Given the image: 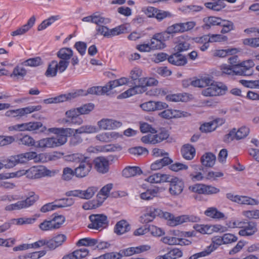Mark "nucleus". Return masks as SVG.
Listing matches in <instances>:
<instances>
[{
	"instance_id": "nucleus-32",
	"label": "nucleus",
	"mask_w": 259,
	"mask_h": 259,
	"mask_svg": "<svg viewBox=\"0 0 259 259\" xmlns=\"http://www.w3.org/2000/svg\"><path fill=\"white\" fill-rule=\"evenodd\" d=\"M158 115L162 118L167 119L181 116L179 111L171 109H165L159 113Z\"/></svg>"
},
{
	"instance_id": "nucleus-11",
	"label": "nucleus",
	"mask_w": 259,
	"mask_h": 259,
	"mask_svg": "<svg viewBox=\"0 0 259 259\" xmlns=\"http://www.w3.org/2000/svg\"><path fill=\"white\" fill-rule=\"evenodd\" d=\"M22 131H30L35 133H44L47 130L46 126L40 122H29L22 123Z\"/></svg>"
},
{
	"instance_id": "nucleus-44",
	"label": "nucleus",
	"mask_w": 259,
	"mask_h": 259,
	"mask_svg": "<svg viewBox=\"0 0 259 259\" xmlns=\"http://www.w3.org/2000/svg\"><path fill=\"white\" fill-rule=\"evenodd\" d=\"M167 259H176L182 256V251L178 248H174L165 254Z\"/></svg>"
},
{
	"instance_id": "nucleus-36",
	"label": "nucleus",
	"mask_w": 259,
	"mask_h": 259,
	"mask_svg": "<svg viewBox=\"0 0 259 259\" xmlns=\"http://www.w3.org/2000/svg\"><path fill=\"white\" fill-rule=\"evenodd\" d=\"M97 132L96 126L91 125H82L77 129L75 130L76 134H91L95 133Z\"/></svg>"
},
{
	"instance_id": "nucleus-5",
	"label": "nucleus",
	"mask_w": 259,
	"mask_h": 259,
	"mask_svg": "<svg viewBox=\"0 0 259 259\" xmlns=\"http://www.w3.org/2000/svg\"><path fill=\"white\" fill-rule=\"evenodd\" d=\"M146 78H141L135 82L134 86L118 95V99H124L136 94H142L147 90Z\"/></svg>"
},
{
	"instance_id": "nucleus-45",
	"label": "nucleus",
	"mask_w": 259,
	"mask_h": 259,
	"mask_svg": "<svg viewBox=\"0 0 259 259\" xmlns=\"http://www.w3.org/2000/svg\"><path fill=\"white\" fill-rule=\"evenodd\" d=\"M41 61V58L39 57H37L28 59L27 60L23 62L22 64L25 66L35 67L40 65Z\"/></svg>"
},
{
	"instance_id": "nucleus-14",
	"label": "nucleus",
	"mask_w": 259,
	"mask_h": 259,
	"mask_svg": "<svg viewBox=\"0 0 259 259\" xmlns=\"http://www.w3.org/2000/svg\"><path fill=\"white\" fill-rule=\"evenodd\" d=\"M150 249V246L147 245H140L137 247H128L120 250L121 257L128 256L134 254H139Z\"/></svg>"
},
{
	"instance_id": "nucleus-12",
	"label": "nucleus",
	"mask_w": 259,
	"mask_h": 259,
	"mask_svg": "<svg viewBox=\"0 0 259 259\" xmlns=\"http://www.w3.org/2000/svg\"><path fill=\"white\" fill-rule=\"evenodd\" d=\"M95 168L99 173L105 174L109 171V160L104 157H98L93 160Z\"/></svg>"
},
{
	"instance_id": "nucleus-42",
	"label": "nucleus",
	"mask_w": 259,
	"mask_h": 259,
	"mask_svg": "<svg viewBox=\"0 0 259 259\" xmlns=\"http://www.w3.org/2000/svg\"><path fill=\"white\" fill-rule=\"evenodd\" d=\"M24 154L27 162L31 160H34L35 162H38L41 161V154H37L36 152L33 151L26 152Z\"/></svg>"
},
{
	"instance_id": "nucleus-24",
	"label": "nucleus",
	"mask_w": 259,
	"mask_h": 259,
	"mask_svg": "<svg viewBox=\"0 0 259 259\" xmlns=\"http://www.w3.org/2000/svg\"><path fill=\"white\" fill-rule=\"evenodd\" d=\"M57 57L61 59L60 61H65L69 64V60L73 56L72 50L68 48H63L57 52Z\"/></svg>"
},
{
	"instance_id": "nucleus-35",
	"label": "nucleus",
	"mask_w": 259,
	"mask_h": 259,
	"mask_svg": "<svg viewBox=\"0 0 259 259\" xmlns=\"http://www.w3.org/2000/svg\"><path fill=\"white\" fill-rule=\"evenodd\" d=\"M208 87L202 91V95L205 96H215L218 93L216 90L215 82L211 79V83L209 84Z\"/></svg>"
},
{
	"instance_id": "nucleus-9",
	"label": "nucleus",
	"mask_w": 259,
	"mask_h": 259,
	"mask_svg": "<svg viewBox=\"0 0 259 259\" xmlns=\"http://www.w3.org/2000/svg\"><path fill=\"white\" fill-rule=\"evenodd\" d=\"M68 66V63L65 61H52L49 65L45 75L48 77H54L57 74V72L62 73Z\"/></svg>"
},
{
	"instance_id": "nucleus-34",
	"label": "nucleus",
	"mask_w": 259,
	"mask_h": 259,
	"mask_svg": "<svg viewBox=\"0 0 259 259\" xmlns=\"http://www.w3.org/2000/svg\"><path fill=\"white\" fill-rule=\"evenodd\" d=\"M158 136L156 134H148L141 138V141L145 144H156L161 142Z\"/></svg>"
},
{
	"instance_id": "nucleus-27",
	"label": "nucleus",
	"mask_w": 259,
	"mask_h": 259,
	"mask_svg": "<svg viewBox=\"0 0 259 259\" xmlns=\"http://www.w3.org/2000/svg\"><path fill=\"white\" fill-rule=\"evenodd\" d=\"M212 1L213 2L206 3L205 4V6L207 8L215 11H220L226 7V4L224 2L225 0Z\"/></svg>"
},
{
	"instance_id": "nucleus-49",
	"label": "nucleus",
	"mask_w": 259,
	"mask_h": 259,
	"mask_svg": "<svg viewBox=\"0 0 259 259\" xmlns=\"http://www.w3.org/2000/svg\"><path fill=\"white\" fill-rule=\"evenodd\" d=\"M128 151L131 154L135 155H141L144 154H147L148 153L147 149L142 147L131 148L128 149Z\"/></svg>"
},
{
	"instance_id": "nucleus-16",
	"label": "nucleus",
	"mask_w": 259,
	"mask_h": 259,
	"mask_svg": "<svg viewBox=\"0 0 259 259\" xmlns=\"http://www.w3.org/2000/svg\"><path fill=\"white\" fill-rule=\"evenodd\" d=\"M101 130H111L121 126V122L108 118H103L97 123Z\"/></svg>"
},
{
	"instance_id": "nucleus-60",
	"label": "nucleus",
	"mask_w": 259,
	"mask_h": 259,
	"mask_svg": "<svg viewBox=\"0 0 259 259\" xmlns=\"http://www.w3.org/2000/svg\"><path fill=\"white\" fill-rule=\"evenodd\" d=\"M216 90L218 93V96L225 95L228 90V88L226 84L221 82H215Z\"/></svg>"
},
{
	"instance_id": "nucleus-57",
	"label": "nucleus",
	"mask_w": 259,
	"mask_h": 259,
	"mask_svg": "<svg viewBox=\"0 0 259 259\" xmlns=\"http://www.w3.org/2000/svg\"><path fill=\"white\" fill-rule=\"evenodd\" d=\"M89 250L85 248H80L74 251L73 252L76 259H82L89 254Z\"/></svg>"
},
{
	"instance_id": "nucleus-53",
	"label": "nucleus",
	"mask_w": 259,
	"mask_h": 259,
	"mask_svg": "<svg viewBox=\"0 0 259 259\" xmlns=\"http://www.w3.org/2000/svg\"><path fill=\"white\" fill-rule=\"evenodd\" d=\"M161 240L165 244L170 245L178 244L180 242L178 238L172 236H165L162 237Z\"/></svg>"
},
{
	"instance_id": "nucleus-2",
	"label": "nucleus",
	"mask_w": 259,
	"mask_h": 259,
	"mask_svg": "<svg viewBox=\"0 0 259 259\" xmlns=\"http://www.w3.org/2000/svg\"><path fill=\"white\" fill-rule=\"evenodd\" d=\"M48 131L51 133L57 134V137L44 138L36 141L35 148H54L62 145L67 142V136L64 135L65 131V129L59 128H50L48 130Z\"/></svg>"
},
{
	"instance_id": "nucleus-48",
	"label": "nucleus",
	"mask_w": 259,
	"mask_h": 259,
	"mask_svg": "<svg viewBox=\"0 0 259 259\" xmlns=\"http://www.w3.org/2000/svg\"><path fill=\"white\" fill-rule=\"evenodd\" d=\"M208 39L209 42L225 41L227 40V37L221 34H208Z\"/></svg>"
},
{
	"instance_id": "nucleus-55",
	"label": "nucleus",
	"mask_w": 259,
	"mask_h": 259,
	"mask_svg": "<svg viewBox=\"0 0 259 259\" xmlns=\"http://www.w3.org/2000/svg\"><path fill=\"white\" fill-rule=\"evenodd\" d=\"M234 140H237L236 128H233L228 134H226L224 138V141L229 143Z\"/></svg>"
},
{
	"instance_id": "nucleus-13",
	"label": "nucleus",
	"mask_w": 259,
	"mask_h": 259,
	"mask_svg": "<svg viewBox=\"0 0 259 259\" xmlns=\"http://www.w3.org/2000/svg\"><path fill=\"white\" fill-rule=\"evenodd\" d=\"M184 183L177 177H175L169 184V192L173 196L180 195L183 191Z\"/></svg>"
},
{
	"instance_id": "nucleus-18",
	"label": "nucleus",
	"mask_w": 259,
	"mask_h": 259,
	"mask_svg": "<svg viewBox=\"0 0 259 259\" xmlns=\"http://www.w3.org/2000/svg\"><path fill=\"white\" fill-rule=\"evenodd\" d=\"M35 16H32L29 19L26 24L23 25L15 31H13L11 33V35L12 36H17L24 34L33 27L35 23Z\"/></svg>"
},
{
	"instance_id": "nucleus-51",
	"label": "nucleus",
	"mask_w": 259,
	"mask_h": 259,
	"mask_svg": "<svg viewBox=\"0 0 259 259\" xmlns=\"http://www.w3.org/2000/svg\"><path fill=\"white\" fill-rule=\"evenodd\" d=\"M74 176H75L74 169L73 170L72 168L68 167H65L63 169L62 177L63 180L65 181H69Z\"/></svg>"
},
{
	"instance_id": "nucleus-22",
	"label": "nucleus",
	"mask_w": 259,
	"mask_h": 259,
	"mask_svg": "<svg viewBox=\"0 0 259 259\" xmlns=\"http://www.w3.org/2000/svg\"><path fill=\"white\" fill-rule=\"evenodd\" d=\"M172 162L171 159L168 156H164L162 158L155 161L151 164V169L152 170L160 169L163 167L171 164Z\"/></svg>"
},
{
	"instance_id": "nucleus-50",
	"label": "nucleus",
	"mask_w": 259,
	"mask_h": 259,
	"mask_svg": "<svg viewBox=\"0 0 259 259\" xmlns=\"http://www.w3.org/2000/svg\"><path fill=\"white\" fill-rule=\"evenodd\" d=\"M240 82L247 88L259 89V79L255 80H240Z\"/></svg>"
},
{
	"instance_id": "nucleus-41",
	"label": "nucleus",
	"mask_w": 259,
	"mask_h": 259,
	"mask_svg": "<svg viewBox=\"0 0 259 259\" xmlns=\"http://www.w3.org/2000/svg\"><path fill=\"white\" fill-rule=\"evenodd\" d=\"M127 32V28L124 25H121L112 29H110V37L118 35Z\"/></svg>"
},
{
	"instance_id": "nucleus-6",
	"label": "nucleus",
	"mask_w": 259,
	"mask_h": 259,
	"mask_svg": "<svg viewBox=\"0 0 259 259\" xmlns=\"http://www.w3.org/2000/svg\"><path fill=\"white\" fill-rule=\"evenodd\" d=\"M189 190L198 194L213 195L220 192V190L212 185L204 184H196L189 187Z\"/></svg>"
},
{
	"instance_id": "nucleus-58",
	"label": "nucleus",
	"mask_w": 259,
	"mask_h": 259,
	"mask_svg": "<svg viewBox=\"0 0 259 259\" xmlns=\"http://www.w3.org/2000/svg\"><path fill=\"white\" fill-rule=\"evenodd\" d=\"M224 176V174L221 171H209L206 175L205 178L207 180L214 181L218 178L222 177Z\"/></svg>"
},
{
	"instance_id": "nucleus-52",
	"label": "nucleus",
	"mask_w": 259,
	"mask_h": 259,
	"mask_svg": "<svg viewBox=\"0 0 259 259\" xmlns=\"http://www.w3.org/2000/svg\"><path fill=\"white\" fill-rule=\"evenodd\" d=\"M142 70L137 68H135L131 71L130 77L134 82L133 84L135 85V82H137V80H139L140 78V77L142 76Z\"/></svg>"
},
{
	"instance_id": "nucleus-56",
	"label": "nucleus",
	"mask_w": 259,
	"mask_h": 259,
	"mask_svg": "<svg viewBox=\"0 0 259 259\" xmlns=\"http://www.w3.org/2000/svg\"><path fill=\"white\" fill-rule=\"evenodd\" d=\"M4 162H6L5 164H4V166L6 168H12L18 164L16 155L9 157Z\"/></svg>"
},
{
	"instance_id": "nucleus-29",
	"label": "nucleus",
	"mask_w": 259,
	"mask_h": 259,
	"mask_svg": "<svg viewBox=\"0 0 259 259\" xmlns=\"http://www.w3.org/2000/svg\"><path fill=\"white\" fill-rule=\"evenodd\" d=\"M59 224L58 223L55 224L54 221L52 219L50 221H44L39 224V227L41 230L46 231L58 229Z\"/></svg>"
},
{
	"instance_id": "nucleus-30",
	"label": "nucleus",
	"mask_w": 259,
	"mask_h": 259,
	"mask_svg": "<svg viewBox=\"0 0 259 259\" xmlns=\"http://www.w3.org/2000/svg\"><path fill=\"white\" fill-rule=\"evenodd\" d=\"M17 142L19 145H23L28 147H34L36 145V142L32 137L28 135H24L22 137L17 140Z\"/></svg>"
},
{
	"instance_id": "nucleus-63",
	"label": "nucleus",
	"mask_w": 259,
	"mask_h": 259,
	"mask_svg": "<svg viewBox=\"0 0 259 259\" xmlns=\"http://www.w3.org/2000/svg\"><path fill=\"white\" fill-rule=\"evenodd\" d=\"M141 108L146 111H153L155 108V102L149 101L140 105Z\"/></svg>"
},
{
	"instance_id": "nucleus-26",
	"label": "nucleus",
	"mask_w": 259,
	"mask_h": 259,
	"mask_svg": "<svg viewBox=\"0 0 259 259\" xmlns=\"http://www.w3.org/2000/svg\"><path fill=\"white\" fill-rule=\"evenodd\" d=\"M141 168L138 166H128L122 170V175L125 178L134 177L142 174Z\"/></svg>"
},
{
	"instance_id": "nucleus-31",
	"label": "nucleus",
	"mask_w": 259,
	"mask_h": 259,
	"mask_svg": "<svg viewBox=\"0 0 259 259\" xmlns=\"http://www.w3.org/2000/svg\"><path fill=\"white\" fill-rule=\"evenodd\" d=\"M160 190L159 188L156 187L153 189H148L145 192L141 194L140 197L142 199L149 200L156 196Z\"/></svg>"
},
{
	"instance_id": "nucleus-8",
	"label": "nucleus",
	"mask_w": 259,
	"mask_h": 259,
	"mask_svg": "<svg viewBox=\"0 0 259 259\" xmlns=\"http://www.w3.org/2000/svg\"><path fill=\"white\" fill-rule=\"evenodd\" d=\"M254 66V62L251 60L242 61L238 66L233 68V75H251L253 73L252 67Z\"/></svg>"
},
{
	"instance_id": "nucleus-62",
	"label": "nucleus",
	"mask_w": 259,
	"mask_h": 259,
	"mask_svg": "<svg viewBox=\"0 0 259 259\" xmlns=\"http://www.w3.org/2000/svg\"><path fill=\"white\" fill-rule=\"evenodd\" d=\"M243 215L249 219H259V210H247L243 212Z\"/></svg>"
},
{
	"instance_id": "nucleus-28",
	"label": "nucleus",
	"mask_w": 259,
	"mask_h": 259,
	"mask_svg": "<svg viewBox=\"0 0 259 259\" xmlns=\"http://www.w3.org/2000/svg\"><path fill=\"white\" fill-rule=\"evenodd\" d=\"M220 18L215 17H209L207 18H204L203 21L205 23L202 27L205 29H210L211 26L214 25H220L221 21Z\"/></svg>"
},
{
	"instance_id": "nucleus-43",
	"label": "nucleus",
	"mask_w": 259,
	"mask_h": 259,
	"mask_svg": "<svg viewBox=\"0 0 259 259\" xmlns=\"http://www.w3.org/2000/svg\"><path fill=\"white\" fill-rule=\"evenodd\" d=\"M218 120H215L212 122H207L201 125L199 128V130L204 133H209L214 131L217 126L213 127L214 123H217Z\"/></svg>"
},
{
	"instance_id": "nucleus-46",
	"label": "nucleus",
	"mask_w": 259,
	"mask_h": 259,
	"mask_svg": "<svg viewBox=\"0 0 259 259\" xmlns=\"http://www.w3.org/2000/svg\"><path fill=\"white\" fill-rule=\"evenodd\" d=\"M237 52L236 49H228L226 50H217L215 53V55L220 57H225L228 55H233Z\"/></svg>"
},
{
	"instance_id": "nucleus-20",
	"label": "nucleus",
	"mask_w": 259,
	"mask_h": 259,
	"mask_svg": "<svg viewBox=\"0 0 259 259\" xmlns=\"http://www.w3.org/2000/svg\"><path fill=\"white\" fill-rule=\"evenodd\" d=\"M215 160L216 156L211 152L205 153L200 159L202 165L208 167H212L215 164Z\"/></svg>"
},
{
	"instance_id": "nucleus-64",
	"label": "nucleus",
	"mask_w": 259,
	"mask_h": 259,
	"mask_svg": "<svg viewBox=\"0 0 259 259\" xmlns=\"http://www.w3.org/2000/svg\"><path fill=\"white\" fill-rule=\"evenodd\" d=\"M238 238L234 235L232 234H225L223 236L224 244H229L237 241Z\"/></svg>"
},
{
	"instance_id": "nucleus-10",
	"label": "nucleus",
	"mask_w": 259,
	"mask_h": 259,
	"mask_svg": "<svg viewBox=\"0 0 259 259\" xmlns=\"http://www.w3.org/2000/svg\"><path fill=\"white\" fill-rule=\"evenodd\" d=\"M41 109V105L29 106L25 108L8 111L6 112V115L8 116H9L11 114H14V116H19L21 117L27 114L31 113L33 112L39 111Z\"/></svg>"
},
{
	"instance_id": "nucleus-21",
	"label": "nucleus",
	"mask_w": 259,
	"mask_h": 259,
	"mask_svg": "<svg viewBox=\"0 0 259 259\" xmlns=\"http://www.w3.org/2000/svg\"><path fill=\"white\" fill-rule=\"evenodd\" d=\"M195 152L194 147L189 144L183 145L181 149L182 155L187 160L192 159L195 155Z\"/></svg>"
},
{
	"instance_id": "nucleus-37",
	"label": "nucleus",
	"mask_w": 259,
	"mask_h": 259,
	"mask_svg": "<svg viewBox=\"0 0 259 259\" xmlns=\"http://www.w3.org/2000/svg\"><path fill=\"white\" fill-rule=\"evenodd\" d=\"M238 203L253 205L258 204V201L257 200L251 197L245 196H239Z\"/></svg>"
},
{
	"instance_id": "nucleus-47",
	"label": "nucleus",
	"mask_w": 259,
	"mask_h": 259,
	"mask_svg": "<svg viewBox=\"0 0 259 259\" xmlns=\"http://www.w3.org/2000/svg\"><path fill=\"white\" fill-rule=\"evenodd\" d=\"M249 133V128L243 126L236 130L237 140H239L245 138Z\"/></svg>"
},
{
	"instance_id": "nucleus-1",
	"label": "nucleus",
	"mask_w": 259,
	"mask_h": 259,
	"mask_svg": "<svg viewBox=\"0 0 259 259\" xmlns=\"http://www.w3.org/2000/svg\"><path fill=\"white\" fill-rule=\"evenodd\" d=\"M66 161L78 164L74 169L75 176L77 178H83L88 176L92 169L93 162L89 156L80 153L67 155L65 156Z\"/></svg>"
},
{
	"instance_id": "nucleus-3",
	"label": "nucleus",
	"mask_w": 259,
	"mask_h": 259,
	"mask_svg": "<svg viewBox=\"0 0 259 259\" xmlns=\"http://www.w3.org/2000/svg\"><path fill=\"white\" fill-rule=\"evenodd\" d=\"M23 176L29 179H37L45 177H53L58 172L57 170H50L42 165L33 166L27 170L22 169Z\"/></svg>"
},
{
	"instance_id": "nucleus-61",
	"label": "nucleus",
	"mask_w": 259,
	"mask_h": 259,
	"mask_svg": "<svg viewBox=\"0 0 259 259\" xmlns=\"http://www.w3.org/2000/svg\"><path fill=\"white\" fill-rule=\"evenodd\" d=\"M184 223H186L185 215H182L177 217H175L173 215V219L172 220H171L170 222H169V225L171 226H176L182 224Z\"/></svg>"
},
{
	"instance_id": "nucleus-4",
	"label": "nucleus",
	"mask_w": 259,
	"mask_h": 259,
	"mask_svg": "<svg viewBox=\"0 0 259 259\" xmlns=\"http://www.w3.org/2000/svg\"><path fill=\"white\" fill-rule=\"evenodd\" d=\"M38 198L39 197L37 195L35 194L33 192H31L29 193V196L25 200L18 201L15 203L6 206L5 210L12 211L28 208L33 205Z\"/></svg>"
},
{
	"instance_id": "nucleus-23",
	"label": "nucleus",
	"mask_w": 259,
	"mask_h": 259,
	"mask_svg": "<svg viewBox=\"0 0 259 259\" xmlns=\"http://www.w3.org/2000/svg\"><path fill=\"white\" fill-rule=\"evenodd\" d=\"M131 229L128 223L124 220L117 223L114 228V232L118 235L122 234L130 231Z\"/></svg>"
},
{
	"instance_id": "nucleus-25",
	"label": "nucleus",
	"mask_w": 259,
	"mask_h": 259,
	"mask_svg": "<svg viewBox=\"0 0 259 259\" xmlns=\"http://www.w3.org/2000/svg\"><path fill=\"white\" fill-rule=\"evenodd\" d=\"M27 71L24 67L17 65L14 68L10 76L17 80L23 79Z\"/></svg>"
},
{
	"instance_id": "nucleus-7",
	"label": "nucleus",
	"mask_w": 259,
	"mask_h": 259,
	"mask_svg": "<svg viewBox=\"0 0 259 259\" xmlns=\"http://www.w3.org/2000/svg\"><path fill=\"white\" fill-rule=\"evenodd\" d=\"M91 223L88 225V228L102 230L108 226L107 217L102 214H92L89 217Z\"/></svg>"
},
{
	"instance_id": "nucleus-39",
	"label": "nucleus",
	"mask_w": 259,
	"mask_h": 259,
	"mask_svg": "<svg viewBox=\"0 0 259 259\" xmlns=\"http://www.w3.org/2000/svg\"><path fill=\"white\" fill-rule=\"evenodd\" d=\"M98 191L96 187H90L85 190H82V199H89L91 198Z\"/></svg>"
},
{
	"instance_id": "nucleus-17",
	"label": "nucleus",
	"mask_w": 259,
	"mask_h": 259,
	"mask_svg": "<svg viewBox=\"0 0 259 259\" xmlns=\"http://www.w3.org/2000/svg\"><path fill=\"white\" fill-rule=\"evenodd\" d=\"M167 60L169 63L178 66H184L187 63L186 57L177 52L168 56Z\"/></svg>"
},
{
	"instance_id": "nucleus-38",
	"label": "nucleus",
	"mask_w": 259,
	"mask_h": 259,
	"mask_svg": "<svg viewBox=\"0 0 259 259\" xmlns=\"http://www.w3.org/2000/svg\"><path fill=\"white\" fill-rule=\"evenodd\" d=\"M220 25L223 27L221 31L222 33H228L234 28L233 23L228 20L221 19Z\"/></svg>"
},
{
	"instance_id": "nucleus-54",
	"label": "nucleus",
	"mask_w": 259,
	"mask_h": 259,
	"mask_svg": "<svg viewBox=\"0 0 259 259\" xmlns=\"http://www.w3.org/2000/svg\"><path fill=\"white\" fill-rule=\"evenodd\" d=\"M93 23L96 24L98 26L102 25V24H108L110 22L109 19L105 18L100 15H93Z\"/></svg>"
},
{
	"instance_id": "nucleus-33",
	"label": "nucleus",
	"mask_w": 259,
	"mask_h": 259,
	"mask_svg": "<svg viewBox=\"0 0 259 259\" xmlns=\"http://www.w3.org/2000/svg\"><path fill=\"white\" fill-rule=\"evenodd\" d=\"M204 214L208 217L213 219H221L225 217L223 213L219 211L216 208L210 207L206 210Z\"/></svg>"
},
{
	"instance_id": "nucleus-59",
	"label": "nucleus",
	"mask_w": 259,
	"mask_h": 259,
	"mask_svg": "<svg viewBox=\"0 0 259 259\" xmlns=\"http://www.w3.org/2000/svg\"><path fill=\"white\" fill-rule=\"evenodd\" d=\"M62 206L59 204H54L53 203H49L43 205L40 208L42 212H47L49 211L55 210L57 208H61Z\"/></svg>"
},
{
	"instance_id": "nucleus-19",
	"label": "nucleus",
	"mask_w": 259,
	"mask_h": 259,
	"mask_svg": "<svg viewBox=\"0 0 259 259\" xmlns=\"http://www.w3.org/2000/svg\"><path fill=\"white\" fill-rule=\"evenodd\" d=\"M177 45L174 48L176 52L181 53L182 52L187 51L190 48V44L184 36H179L177 38Z\"/></svg>"
},
{
	"instance_id": "nucleus-40",
	"label": "nucleus",
	"mask_w": 259,
	"mask_h": 259,
	"mask_svg": "<svg viewBox=\"0 0 259 259\" xmlns=\"http://www.w3.org/2000/svg\"><path fill=\"white\" fill-rule=\"evenodd\" d=\"M78 108L80 115L89 114L94 109L95 105L93 103H90L83 104Z\"/></svg>"
},
{
	"instance_id": "nucleus-15",
	"label": "nucleus",
	"mask_w": 259,
	"mask_h": 259,
	"mask_svg": "<svg viewBox=\"0 0 259 259\" xmlns=\"http://www.w3.org/2000/svg\"><path fill=\"white\" fill-rule=\"evenodd\" d=\"M257 231V224L253 221H246L243 229L239 231V235L242 236H250Z\"/></svg>"
}]
</instances>
